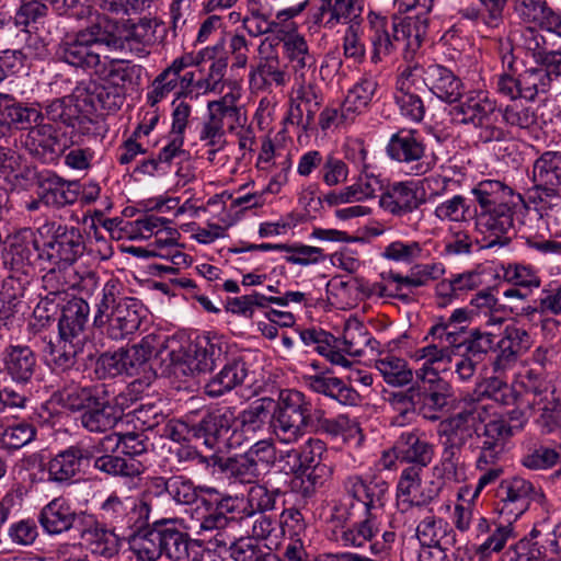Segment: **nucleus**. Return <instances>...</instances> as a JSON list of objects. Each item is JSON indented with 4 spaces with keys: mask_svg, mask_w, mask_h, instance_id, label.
I'll list each match as a JSON object with an SVG mask.
<instances>
[{
    "mask_svg": "<svg viewBox=\"0 0 561 561\" xmlns=\"http://www.w3.org/2000/svg\"><path fill=\"white\" fill-rule=\"evenodd\" d=\"M534 185L527 201L501 181L485 180L471 191L480 206L476 227L483 236L482 248L504 247L514 234V217L518 209L531 205L547 225L561 215V152L546 151L533 164Z\"/></svg>",
    "mask_w": 561,
    "mask_h": 561,
    "instance_id": "nucleus-1",
    "label": "nucleus"
},
{
    "mask_svg": "<svg viewBox=\"0 0 561 561\" xmlns=\"http://www.w3.org/2000/svg\"><path fill=\"white\" fill-rule=\"evenodd\" d=\"M133 43L131 37L117 36L112 32L103 31L99 24H95L62 39L56 55L60 60L73 67L91 69L96 72L103 62L101 54L104 50L131 51Z\"/></svg>",
    "mask_w": 561,
    "mask_h": 561,
    "instance_id": "nucleus-2",
    "label": "nucleus"
},
{
    "mask_svg": "<svg viewBox=\"0 0 561 561\" xmlns=\"http://www.w3.org/2000/svg\"><path fill=\"white\" fill-rule=\"evenodd\" d=\"M93 323L98 328L107 325L111 339L123 340L136 332L141 323L139 304L135 298L121 297L119 285L108 280L102 289Z\"/></svg>",
    "mask_w": 561,
    "mask_h": 561,
    "instance_id": "nucleus-3",
    "label": "nucleus"
},
{
    "mask_svg": "<svg viewBox=\"0 0 561 561\" xmlns=\"http://www.w3.org/2000/svg\"><path fill=\"white\" fill-rule=\"evenodd\" d=\"M453 113L460 123L477 128V141L483 146L496 149L512 140L510 133L497 125L500 108L496 101L483 92L467 95Z\"/></svg>",
    "mask_w": 561,
    "mask_h": 561,
    "instance_id": "nucleus-4",
    "label": "nucleus"
},
{
    "mask_svg": "<svg viewBox=\"0 0 561 561\" xmlns=\"http://www.w3.org/2000/svg\"><path fill=\"white\" fill-rule=\"evenodd\" d=\"M485 414V407L474 403L440 422L438 435L443 439L444 462L456 465L462 447L480 431Z\"/></svg>",
    "mask_w": 561,
    "mask_h": 561,
    "instance_id": "nucleus-5",
    "label": "nucleus"
},
{
    "mask_svg": "<svg viewBox=\"0 0 561 561\" xmlns=\"http://www.w3.org/2000/svg\"><path fill=\"white\" fill-rule=\"evenodd\" d=\"M413 386L419 414L432 422L439 420L453 397L451 385L433 367L423 366L415 371Z\"/></svg>",
    "mask_w": 561,
    "mask_h": 561,
    "instance_id": "nucleus-6",
    "label": "nucleus"
},
{
    "mask_svg": "<svg viewBox=\"0 0 561 561\" xmlns=\"http://www.w3.org/2000/svg\"><path fill=\"white\" fill-rule=\"evenodd\" d=\"M309 421L310 415L302 407V394L299 391L282 392L271 413V427L277 438L286 444L297 440Z\"/></svg>",
    "mask_w": 561,
    "mask_h": 561,
    "instance_id": "nucleus-7",
    "label": "nucleus"
},
{
    "mask_svg": "<svg viewBox=\"0 0 561 561\" xmlns=\"http://www.w3.org/2000/svg\"><path fill=\"white\" fill-rule=\"evenodd\" d=\"M101 514L112 528L122 533L139 528L149 520L151 506L142 499L121 496L113 492L101 504Z\"/></svg>",
    "mask_w": 561,
    "mask_h": 561,
    "instance_id": "nucleus-8",
    "label": "nucleus"
},
{
    "mask_svg": "<svg viewBox=\"0 0 561 561\" xmlns=\"http://www.w3.org/2000/svg\"><path fill=\"white\" fill-rule=\"evenodd\" d=\"M387 153L400 163L410 165L414 175L427 173L434 165V159L426 153V145L415 129L402 128L393 134L387 145Z\"/></svg>",
    "mask_w": 561,
    "mask_h": 561,
    "instance_id": "nucleus-9",
    "label": "nucleus"
},
{
    "mask_svg": "<svg viewBox=\"0 0 561 561\" xmlns=\"http://www.w3.org/2000/svg\"><path fill=\"white\" fill-rule=\"evenodd\" d=\"M496 511L508 519H517L533 501L540 502L543 494L528 480L515 476L501 481L496 490Z\"/></svg>",
    "mask_w": 561,
    "mask_h": 561,
    "instance_id": "nucleus-10",
    "label": "nucleus"
},
{
    "mask_svg": "<svg viewBox=\"0 0 561 561\" xmlns=\"http://www.w3.org/2000/svg\"><path fill=\"white\" fill-rule=\"evenodd\" d=\"M238 96L233 92L226 93L222 98L207 103L208 116L202 124L198 138L205 142L209 156H215L225 145V118L238 116L239 107L237 106Z\"/></svg>",
    "mask_w": 561,
    "mask_h": 561,
    "instance_id": "nucleus-11",
    "label": "nucleus"
},
{
    "mask_svg": "<svg viewBox=\"0 0 561 561\" xmlns=\"http://www.w3.org/2000/svg\"><path fill=\"white\" fill-rule=\"evenodd\" d=\"M234 408H217L206 413L199 421L196 436L203 437L209 447L238 448V443L234 442Z\"/></svg>",
    "mask_w": 561,
    "mask_h": 561,
    "instance_id": "nucleus-12",
    "label": "nucleus"
},
{
    "mask_svg": "<svg viewBox=\"0 0 561 561\" xmlns=\"http://www.w3.org/2000/svg\"><path fill=\"white\" fill-rule=\"evenodd\" d=\"M161 550L162 557L170 561H201L203 558L202 545L191 538L175 519H161Z\"/></svg>",
    "mask_w": 561,
    "mask_h": 561,
    "instance_id": "nucleus-13",
    "label": "nucleus"
},
{
    "mask_svg": "<svg viewBox=\"0 0 561 561\" xmlns=\"http://www.w3.org/2000/svg\"><path fill=\"white\" fill-rule=\"evenodd\" d=\"M515 434V427L510 426L505 419H494L483 425V431H478L477 438L479 445L477 448L480 454L477 459L478 469H484L485 466L494 465L505 453L506 445Z\"/></svg>",
    "mask_w": 561,
    "mask_h": 561,
    "instance_id": "nucleus-14",
    "label": "nucleus"
},
{
    "mask_svg": "<svg viewBox=\"0 0 561 561\" xmlns=\"http://www.w3.org/2000/svg\"><path fill=\"white\" fill-rule=\"evenodd\" d=\"M48 231L51 232V240L47 243L49 260L54 264L73 266L85 249L80 230L53 222Z\"/></svg>",
    "mask_w": 561,
    "mask_h": 561,
    "instance_id": "nucleus-15",
    "label": "nucleus"
},
{
    "mask_svg": "<svg viewBox=\"0 0 561 561\" xmlns=\"http://www.w3.org/2000/svg\"><path fill=\"white\" fill-rule=\"evenodd\" d=\"M275 407V401L271 398H261L252 402L241 412L236 411L234 420V442L238 448L243 444L253 440L256 435L271 424V413Z\"/></svg>",
    "mask_w": 561,
    "mask_h": 561,
    "instance_id": "nucleus-16",
    "label": "nucleus"
},
{
    "mask_svg": "<svg viewBox=\"0 0 561 561\" xmlns=\"http://www.w3.org/2000/svg\"><path fill=\"white\" fill-rule=\"evenodd\" d=\"M127 394L121 393L111 402L108 394H104L80 416L82 426L91 433H105L115 427L123 416Z\"/></svg>",
    "mask_w": 561,
    "mask_h": 561,
    "instance_id": "nucleus-17",
    "label": "nucleus"
},
{
    "mask_svg": "<svg viewBox=\"0 0 561 561\" xmlns=\"http://www.w3.org/2000/svg\"><path fill=\"white\" fill-rule=\"evenodd\" d=\"M271 47L272 44H267V39L261 43L259 64L252 68L249 75L250 85L256 91H271L273 87L282 88L288 81L286 67L280 64L278 56L267 54V48Z\"/></svg>",
    "mask_w": 561,
    "mask_h": 561,
    "instance_id": "nucleus-18",
    "label": "nucleus"
},
{
    "mask_svg": "<svg viewBox=\"0 0 561 561\" xmlns=\"http://www.w3.org/2000/svg\"><path fill=\"white\" fill-rule=\"evenodd\" d=\"M392 451L401 462L426 468L434 458L435 447L424 433L407 431L397 438Z\"/></svg>",
    "mask_w": 561,
    "mask_h": 561,
    "instance_id": "nucleus-19",
    "label": "nucleus"
},
{
    "mask_svg": "<svg viewBox=\"0 0 561 561\" xmlns=\"http://www.w3.org/2000/svg\"><path fill=\"white\" fill-rule=\"evenodd\" d=\"M88 515L77 514L64 497H56L46 504L39 515L38 523L49 535H59L79 525L82 527Z\"/></svg>",
    "mask_w": 561,
    "mask_h": 561,
    "instance_id": "nucleus-20",
    "label": "nucleus"
},
{
    "mask_svg": "<svg viewBox=\"0 0 561 561\" xmlns=\"http://www.w3.org/2000/svg\"><path fill=\"white\" fill-rule=\"evenodd\" d=\"M5 373L18 383H28L38 370L34 351L23 344H9L2 352Z\"/></svg>",
    "mask_w": 561,
    "mask_h": 561,
    "instance_id": "nucleus-21",
    "label": "nucleus"
},
{
    "mask_svg": "<svg viewBox=\"0 0 561 561\" xmlns=\"http://www.w3.org/2000/svg\"><path fill=\"white\" fill-rule=\"evenodd\" d=\"M44 119L43 112L34 106H26L9 94L0 93V137L11 128L26 129L33 123Z\"/></svg>",
    "mask_w": 561,
    "mask_h": 561,
    "instance_id": "nucleus-22",
    "label": "nucleus"
},
{
    "mask_svg": "<svg viewBox=\"0 0 561 561\" xmlns=\"http://www.w3.org/2000/svg\"><path fill=\"white\" fill-rule=\"evenodd\" d=\"M115 530L114 528L107 529L88 515L80 528V536L93 554L111 559L119 551V539Z\"/></svg>",
    "mask_w": 561,
    "mask_h": 561,
    "instance_id": "nucleus-23",
    "label": "nucleus"
},
{
    "mask_svg": "<svg viewBox=\"0 0 561 561\" xmlns=\"http://www.w3.org/2000/svg\"><path fill=\"white\" fill-rule=\"evenodd\" d=\"M417 184L414 182H398L390 185L380 196V206L393 214L404 215L419 208L425 202L419 195Z\"/></svg>",
    "mask_w": 561,
    "mask_h": 561,
    "instance_id": "nucleus-24",
    "label": "nucleus"
},
{
    "mask_svg": "<svg viewBox=\"0 0 561 561\" xmlns=\"http://www.w3.org/2000/svg\"><path fill=\"white\" fill-rule=\"evenodd\" d=\"M424 85L438 99L447 103L460 101L462 82L453 71L440 66L431 65L424 70Z\"/></svg>",
    "mask_w": 561,
    "mask_h": 561,
    "instance_id": "nucleus-25",
    "label": "nucleus"
},
{
    "mask_svg": "<svg viewBox=\"0 0 561 561\" xmlns=\"http://www.w3.org/2000/svg\"><path fill=\"white\" fill-rule=\"evenodd\" d=\"M370 43L373 46L371 61L378 64L401 47L396 31L391 30L386 16L370 11L368 13Z\"/></svg>",
    "mask_w": 561,
    "mask_h": 561,
    "instance_id": "nucleus-26",
    "label": "nucleus"
},
{
    "mask_svg": "<svg viewBox=\"0 0 561 561\" xmlns=\"http://www.w3.org/2000/svg\"><path fill=\"white\" fill-rule=\"evenodd\" d=\"M34 124L35 126L30 127L23 145L34 158L43 162H51L60 151L56 130L50 124H44L43 121Z\"/></svg>",
    "mask_w": 561,
    "mask_h": 561,
    "instance_id": "nucleus-27",
    "label": "nucleus"
},
{
    "mask_svg": "<svg viewBox=\"0 0 561 561\" xmlns=\"http://www.w3.org/2000/svg\"><path fill=\"white\" fill-rule=\"evenodd\" d=\"M89 304L82 298L72 297L61 307L58 322L59 335L84 342V330L89 322Z\"/></svg>",
    "mask_w": 561,
    "mask_h": 561,
    "instance_id": "nucleus-28",
    "label": "nucleus"
},
{
    "mask_svg": "<svg viewBox=\"0 0 561 561\" xmlns=\"http://www.w3.org/2000/svg\"><path fill=\"white\" fill-rule=\"evenodd\" d=\"M415 71H417V68L402 72L401 78L398 81L394 100L403 116L413 122H421L425 114V106L417 93Z\"/></svg>",
    "mask_w": 561,
    "mask_h": 561,
    "instance_id": "nucleus-29",
    "label": "nucleus"
},
{
    "mask_svg": "<svg viewBox=\"0 0 561 561\" xmlns=\"http://www.w3.org/2000/svg\"><path fill=\"white\" fill-rule=\"evenodd\" d=\"M129 549L139 561H157L162 557L160 520L130 530Z\"/></svg>",
    "mask_w": 561,
    "mask_h": 561,
    "instance_id": "nucleus-30",
    "label": "nucleus"
},
{
    "mask_svg": "<svg viewBox=\"0 0 561 561\" xmlns=\"http://www.w3.org/2000/svg\"><path fill=\"white\" fill-rule=\"evenodd\" d=\"M248 373V365L242 358H231L208 380L204 388L205 393L211 398L220 397L242 385Z\"/></svg>",
    "mask_w": 561,
    "mask_h": 561,
    "instance_id": "nucleus-31",
    "label": "nucleus"
},
{
    "mask_svg": "<svg viewBox=\"0 0 561 561\" xmlns=\"http://www.w3.org/2000/svg\"><path fill=\"white\" fill-rule=\"evenodd\" d=\"M167 337L164 335L150 333L144 336L139 343L127 348H119L126 374H136L153 354L161 352Z\"/></svg>",
    "mask_w": 561,
    "mask_h": 561,
    "instance_id": "nucleus-32",
    "label": "nucleus"
},
{
    "mask_svg": "<svg viewBox=\"0 0 561 561\" xmlns=\"http://www.w3.org/2000/svg\"><path fill=\"white\" fill-rule=\"evenodd\" d=\"M500 354L494 360L495 369L504 368L515 362L517 356L526 353L531 346V337L526 329L516 324L506 325L503 337L497 343Z\"/></svg>",
    "mask_w": 561,
    "mask_h": 561,
    "instance_id": "nucleus-33",
    "label": "nucleus"
},
{
    "mask_svg": "<svg viewBox=\"0 0 561 561\" xmlns=\"http://www.w3.org/2000/svg\"><path fill=\"white\" fill-rule=\"evenodd\" d=\"M427 26V19L421 15L405 16L399 23L391 24V30L398 35L405 59L412 58L421 47Z\"/></svg>",
    "mask_w": 561,
    "mask_h": 561,
    "instance_id": "nucleus-34",
    "label": "nucleus"
},
{
    "mask_svg": "<svg viewBox=\"0 0 561 561\" xmlns=\"http://www.w3.org/2000/svg\"><path fill=\"white\" fill-rule=\"evenodd\" d=\"M79 194L80 184L78 182H69L54 175L48 176L42 183L39 197L45 205L59 208L76 203Z\"/></svg>",
    "mask_w": 561,
    "mask_h": 561,
    "instance_id": "nucleus-35",
    "label": "nucleus"
},
{
    "mask_svg": "<svg viewBox=\"0 0 561 561\" xmlns=\"http://www.w3.org/2000/svg\"><path fill=\"white\" fill-rule=\"evenodd\" d=\"M141 70L140 66L125 65L124 59L104 56V60L95 73L111 85L123 89L129 84H137L141 77Z\"/></svg>",
    "mask_w": 561,
    "mask_h": 561,
    "instance_id": "nucleus-36",
    "label": "nucleus"
},
{
    "mask_svg": "<svg viewBox=\"0 0 561 561\" xmlns=\"http://www.w3.org/2000/svg\"><path fill=\"white\" fill-rule=\"evenodd\" d=\"M448 524L434 515L425 516L416 527V536L423 547L433 549L430 554L437 559L446 557L444 540L447 539Z\"/></svg>",
    "mask_w": 561,
    "mask_h": 561,
    "instance_id": "nucleus-37",
    "label": "nucleus"
},
{
    "mask_svg": "<svg viewBox=\"0 0 561 561\" xmlns=\"http://www.w3.org/2000/svg\"><path fill=\"white\" fill-rule=\"evenodd\" d=\"M470 318L471 312L466 308L455 309L448 318H437L428 334L434 339L445 340L449 346L454 347L461 341L460 334L465 332Z\"/></svg>",
    "mask_w": 561,
    "mask_h": 561,
    "instance_id": "nucleus-38",
    "label": "nucleus"
},
{
    "mask_svg": "<svg viewBox=\"0 0 561 561\" xmlns=\"http://www.w3.org/2000/svg\"><path fill=\"white\" fill-rule=\"evenodd\" d=\"M83 341L61 337L56 343L49 342L46 348L49 365L54 370L66 371L77 363L78 355L82 352Z\"/></svg>",
    "mask_w": 561,
    "mask_h": 561,
    "instance_id": "nucleus-39",
    "label": "nucleus"
},
{
    "mask_svg": "<svg viewBox=\"0 0 561 561\" xmlns=\"http://www.w3.org/2000/svg\"><path fill=\"white\" fill-rule=\"evenodd\" d=\"M343 341L344 351L353 356L362 355L366 348L379 352L380 343L369 333L367 327L357 319L346 321Z\"/></svg>",
    "mask_w": 561,
    "mask_h": 561,
    "instance_id": "nucleus-40",
    "label": "nucleus"
},
{
    "mask_svg": "<svg viewBox=\"0 0 561 561\" xmlns=\"http://www.w3.org/2000/svg\"><path fill=\"white\" fill-rule=\"evenodd\" d=\"M211 460L213 466L218 467L219 471L225 473L227 478H233L242 483H251L260 476V468L247 454L226 459L213 456Z\"/></svg>",
    "mask_w": 561,
    "mask_h": 561,
    "instance_id": "nucleus-41",
    "label": "nucleus"
},
{
    "mask_svg": "<svg viewBox=\"0 0 561 561\" xmlns=\"http://www.w3.org/2000/svg\"><path fill=\"white\" fill-rule=\"evenodd\" d=\"M425 468L409 466L402 470L400 480L398 482V496L404 497L403 501L409 502L411 505L422 507L428 504L435 494L431 492L427 495L420 493L421 473Z\"/></svg>",
    "mask_w": 561,
    "mask_h": 561,
    "instance_id": "nucleus-42",
    "label": "nucleus"
},
{
    "mask_svg": "<svg viewBox=\"0 0 561 561\" xmlns=\"http://www.w3.org/2000/svg\"><path fill=\"white\" fill-rule=\"evenodd\" d=\"M314 98L316 94L311 84H309L308 88L301 87L297 91V98L295 100V104L291 106L289 114L291 122L301 127L307 133V135L309 133L312 134L316 130Z\"/></svg>",
    "mask_w": 561,
    "mask_h": 561,
    "instance_id": "nucleus-43",
    "label": "nucleus"
},
{
    "mask_svg": "<svg viewBox=\"0 0 561 561\" xmlns=\"http://www.w3.org/2000/svg\"><path fill=\"white\" fill-rule=\"evenodd\" d=\"M500 114L505 124L513 128L530 129L538 123L537 106L524 99L511 101L505 107L500 108Z\"/></svg>",
    "mask_w": 561,
    "mask_h": 561,
    "instance_id": "nucleus-44",
    "label": "nucleus"
},
{
    "mask_svg": "<svg viewBox=\"0 0 561 561\" xmlns=\"http://www.w3.org/2000/svg\"><path fill=\"white\" fill-rule=\"evenodd\" d=\"M356 2L357 0H320L318 23L325 20V25L333 26L341 20L348 22L358 19L362 8Z\"/></svg>",
    "mask_w": 561,
    "mask_h": 561,
    "instance_id": "nucleus-45",
    "label": "nucleus"
},
{
    "mask_svg": "<svg viewBox=\"0 0 561 561\" xmlns=\"http://www.w3.org/2000/svg\"><path fill=\"white\" fill-rule=\"evenodd\" d=\"M93 467L108 476L122 478H135L145 471V466L140 461L111 454L98 457Z\"/></svg>",
    "mask_w": 561,
    "mask_h": 561,
    "instance_id": "nucleus-46",
    "label": "nucleus"
},
{
    "mask_svg": "<svg viewBox=\"0 0 561 561\" xmlns=\"http://www.w3.org/2000/svg\"><path fill=\"white\" fill-rule=\"evenodd\" d=\"M55 265L43 275L42 283L46 295L58 298L79 283V276L73 266Z\"/></svg>",
    "mask_w": 561,
    "mask_h": 561,
    "instance_id": "nucleus-47",
    "label": "nucleus"
},
{
    "mask_svg": "<svg viewBox=\"0 0 561 561\" xmlns=\"http://www.w3.org/2000/svg\"><path fill=\"white\" fill-rule=\"evenodd\" d=\"M82 455L76 446L56 455L48 462L49 479L55 482H66L72 479L81 468Z\"/></svg>",
    "mask_w": 561,
    "mask_h": 561,
    "instance_id": "nucleus-48",
    "label": "nucleus"
},
{
    "mask_svg": "<svg viewBox=\"0 0 561 561\" xmlns=\"http://www.w3.org/2000/svg\"><path fill=\"white\" fill-rule=\"evenodd\" d=\"M187 350L197 374L211 371L224 356L221 346L209 339L190 343Z\"/></svg>",
    "mask_w": 561,
    "mask_h": 561,
    "instance_id": "nucleus-49",
    "label": "nucleus"
},
{
    "mask_svg": "<svg viewBox=\"0 0 561 561\" xmlns=\"http://www.w3.org/2000/svg\"><path fill=\"white\" fill-rule=\"evenodd\" d=\"M187 350L197 374L211 371L224 356L221 346L209 339L190 343Z\"/></svg>",
    "mask_w": 561,
    "mask_h": 561,
    "instance_id": "nucleus-50",
    "label": "nucleus"
},
{
    "mask_svg": "<svg viewBox=\"0 0 561 561\" xmlns=\"http://www.w3.org/2000/svg\"><path fill=\"white\" fill-rule=\"evenodd\" d=\"M38 245L34 232L24 229L18 232L11 243V263L16 270H24L30 266L33 257L37 254Z\"/></svg>",
    "mask_w": 561,
    "mask_h": 561,
    "instance_id": "nucleus-51",
    "label": "nucleus"
},
{
    "mask_svg": "<svg viewBox=\"0 0 561 561\" xmlns=\"http://www.w3.org/2000/svg\"><path fill=\"white\" fill-rule=\"evenodd\" d=\"M522 99L533 101L539 93H546L552 85V80L543 66L527 68L518 76Z\"/></svg>",
    "mask_w": 561,
    "mask_h": 561,
    "instance_id": "nucleus-52",
    "label": "nucleus"
},
{
    "mask_svg": "<svg viewBox=\"0 0 561 561\" xmlns=\"http://www.w3.org/2000/svg\"><path fill=\"white\" fill-rule=\"evenodd\" d=\"M375 367L383 377L388 385L402 387L409 385L413 380V371L409 368L408 363L403 358L387 356L377 359Z\"/></svg>",
    "mask_w": 561,
    "mask_h": 561,
    "instance_id": "nucleus-53",
    "label": "nucleus"
},
{
    "mask_svg": "<svg viewBox=\"0 0 561 561\" xmlns=\"http://www.w3.org/2000/svg\"><path fill=\"white\" fill-rule=\"evenodd\" d=\"M318 393L341 405H355L359 400L357 391L339 378L324 376L322 371H318Z\"/></svg>",
    "mask_w": 561,
    "mask_h": 561,
    "instance_id": "nucleus-54",
    "label": "nucleus"
},
{
    "mask_svg": "<svg viewBox=\"0 0 561 561\" xmlns=\"http://www.w3.org/2000/svg\"><path fill=\"white\" fill-rule=\"evenodd\" d=\"M495 336L492 333L479 329L471 330L467 337L459 341L453 348L456 353H462L469 357L482 362L484 356L494 348Z\"/></svg>",
    "mask_w": 561,
    "mask_h": 561,
    "instance_id": "nucleus-55",
    "label": "nucleus"
},
{
    "mask_svg": "<svg viewBox=\"0 0 561 561\" xmlns=\"http://www.w3.org/2000/svg\"><path fill=\"white\" fill-rule=\"evenodd\" d=\"M312 438H309L307 445L309 450H305L299 456V465L295 470L293 485L305 496H312L316 493V466H312L313 453L311 449Z\"/></svg>",
    "mask_w": 561,
    "mask_h": 561,
    "instance_id": "nucleus-56",
    "label": "nucleus"
},
{
    "mask_svg": "<svg viewBox=\"0 0 561 561\" xmlns=\"http://www.w3.org/2000/svg\"><path fill=\"white\" fill-rule=\"evenodd\" d=\"M539 530L533 529L529 537L520 539L514 546H511L502 556L501 561H542L546 550L535 538Z\"/></svg>",
    "mask_w": 561,
    "mask_h": 561,
    "instance_id": "nucleus-57",
    "label": "nucleus"
},
{
    "mask_svg": "<svg viewBox=\"0 0 561 561\" xmlns=\"http://www.w3.org/2000/svg\"><path fill=\"white\" fill-rule=\"evenodd\" d=\"M104 394H106V390L103 385L94 387H73L62 393V401L64 404L72 411H87Z\"/></svg>",
    "mask_w": 561,
    "mask_h": 561,
    "instance_id": "nucleus-58",
    "label": "nucleus"
},
{
    "mask_svg": "<svg viewBox=\"0 0 561 561\" xmlns=\"http://www.w3.org/2000/svg\"><path fill=\"white\" fill-rule=\"evenodd\" d=\"M169 347L170 351L167 354V357L162 358L165 366L164 373L175 378L193 377L197 374L187 346L184 347L182 345H178L176 347Z\"/></svg>",
    "mask_w": 561,
    "mask_h": 561,
    "instance_id": "nucleus-59",
    "label": "nucleus"
},
{
    "mask_svg": "<svg viewBox=\"0 0 561 561\" xmlns=\"http://www.w3.org/2000/svg\"><path fill=\"white\" fill-rule=\"evenodd\" d=\"M44 117L48 121L61 123L75 127L78 121L79 107L75 104L72 96L55 99L44 106Z\"/></svg>",
    "mask_w": 561,
    "mask_h": 561,
    "instance_id": "nucleus-60",
    "label": "nucleus"
},
{
    "mask_svg": "<svg viewBox=\"0 0 561 561\" xmlns=\"http://www.w3.org/2000/svg\"><path fill=\"white\" fill-rule=\"evenodd\" d=\"M321 518L325 523V535L331 541H339L342 539V531L347 519V511L344 506L339 505L335 500H332V505L322 507Z\"/></svg>",
    "mask_w": 561,
    "mask_h": 561,
    "instance_id": "nucleus-61",
    "label": "nucleus"
},
{
    "mask_svg": "<svg viewBox=\"0 0 561 561\" xmlns=\"http://www.w3.org/2000/svg\"><path fill=\"white\" fill-rule=\"evenodd\" d=\"M278 491H271L265 485L255 484L249 489L247 503V516H254L256 513H265L275 508Z\"/></svg>",
    "mask_w": 561,
    "mask_h": 561,
    "instance_id": "nucleus-62",
    "label": "nucleus"
},
{
    "mask_svg": "<svg viewBox=\"0 0 561 561\" xmlns=\"http://www.w3.org/2000/svg\"><path fill=\"white\" fill-rule=\"evenodd\" d=\"M513 536L514 529L512 520L507 518L506 525H497L485 541L476 548V554L479 557V561H486V557L490 552L501 551L506 541Z\"/></svg>",
    "mask_w": 561,
    "mask_h": 561,
    "instance_id": "nucleus-63",
    "label": "nucleus"
},
{
    "mask_svg": "<svg viewBox=\"0 0 561 561\" xmlns=\"http://www.w3.org/2000/svg\"><path fill=\"white\" fill-rule=\"evenodd\" d=\"M149 440L144 431L114 433V448H121L122 453L128 458H134L145 454L148 449Z\"/></svg>",
    "mask_w": 561,
    "mask_h": 561,
    "instance_id": "nucleus-64",
    "label": "nucleus"
}]
</instances>
